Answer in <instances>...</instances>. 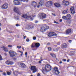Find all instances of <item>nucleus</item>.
<instances>
[{"label": "nucleus", "mask_w": 76, "mask_h": 76, "mask_svg": "<svg viewBox=\"0 0 76 76\" xmlns=\"http://www.w3.org/2000/svg\"><path fill=\"white\" fill-rule=\"evenodd\" d=\"M31 28V26L30 25H29L28 26V28L29 29H30Z\"/></svg>", "instance_id": "40"}, {"label": "nucleus", "mask_w": 76, "mask_h": 76, "mask_svg": "<svg viewBox=\"0 0 76 76\" xmlns=\"http://www.w3.org/2000/svg\"><path fill=\"white\" fill-rule=\"evenodd\" d=\"M31 5L33 6H34V7H36L37 6V2H35L34 1H33L31 3Z\"/></svg>", "instance_id": "12"}, {"label": "nucleus", "mask_w": 76, "mask_h": 76, "mask_svg": "<svg viewBox=\"0 0 76 76\" xmlns=\"http://www.w3.org/2000/svg\"><path fill=\"white\" fill-rule=\"evenodd\" d=\"M61 47L62 48H66L67 47V44L66 43H64L62 45Z\"/></svg>", "instance_id": "17"}, {"label": "nucleus", "mask_w": 76, "mask_h": 76, "mask_svg": "<svg viewBox=\"0 0 76 76\" xmlns=\"http://www.w3.org/2000/svg\"><path fill=\"white\" fill-rule=\"evenodd\" d=\"M31 69L33 71V73H35L37 71L36 67L34 66H32L31 67Z\"/></svg>", "instance_id": "6"}, {"label": "nucleus", "mask_w": 76, "mask_h": 76, "mask_svg": "<svg viewBox=\"0 0 76 76\" xmlns=\"http://www.w3.org/2000/svg\"><path fill=\"white\" fill-rule=\"evenodd\" d=\"M14 4L16 5H20V3L19 1L18 0H15L13 1Z\"/></svg>", "instance_id": "10"}, {"label": "nucleus", "mask_w": 76, "mask_h": 76, "mask_svg": "<svg viewBox=\"0 0 76 76\" xmlns=\"http://www.w3.org/2000/svg\"><path fill=\"white\" fill-rule=\"evenodd\" d=\"M6 64L8 65H10V61H7L6 62Z\"/></svg>", "instance_id": "27"}, {"label": "nucleus", "mask_w": 76, "mask_h": 76, "mask_svg": "<svg viewBox=\"0 0 76 76\" xmlns=\"http://www.w3.org/2000/svg\"><path fill=\"white\" fill-rule=\"evenodd\" d=\"M39 64H41V61H39Z\"/></svg>", "instance_id": "55"}, {"label": "nucleus", "mask_w": 76, "mask_h": 76, "mask_svg": "<svg viewBox=\"0 0 76 76\" xmlns=\"http://www.w3.org/2000/svg\"><path fill=\"white\" fill-rule=\"evenodd\" d=\"M21 48V46L19 47L18 48V49H20V48Z\"/></svg>", "instance_id": "57"}, {"label": "nucleus", "mask_w": 76, "mask_h": 76, "mask_svg": "<svg viewBox=\"0 0 76 76\" xmlns=\"http://www.w3.org/2000/svg\"><path fill=\"white\" fill-rule=\"evenodd\" d=\"M33 39L34 40H35L36 39V37H34L33 38Z\"/></svg>", "instance_id": "45"}, {"label": "nucleus", "mask_w": 76, "mask_h": 76, "mask_svg": "<svg viewBox=\"0 0 76 76\" xmlns=\"http://www.w3.org/2000/svg\"><path fill=\"white\" fill-rule=\"evenodd\" d=\"M75 54V52H74L73 53H72L71 55H70V56H73V55Z\"/></svg>", "instance_id": "43"}, {"label": "nucleus", "mask_w": 76, "mask_h": 76, "mask_svg": "<svg viewBox=\"0 0 76 76\" xmlns=\"http://www.w3.org/2000/svg\"><path fill=\"white\" fill-rule=\"evenodd\" d=\"M3 48L5 52H7L8 51V50H7V48H6L5 47H3Z\"/></svg>", "instance_id": "25"}, {"label": "nucleus", "mask_w": 76, "mask_h": 76, "mask_svg": "<svg viewBox=\"0 0 76 76\" xmlns=\"http://www.w3.org/2000/svg\"><path fill=\"white\" fill-rule=\"evenodd\" d=\"M53 71H54L55 74L56 75H58L59 74L58 69L57 67H55L53 69Z\"/></svg>", "instance_id": "5"}, {"label": "nucleus", "mask_w": 76, "mask_h": 76, "mask_svg": "<svg viewBox=\"0 0 76 76\" xmlns=\"http://www.w3.org/2000/svg\"><path fill=\"white\" fill-rule=\"evenodd\" d=\"M2 60H3V58L1 56V55H0V61H1Z\"/></svg>", "instance_id": "35"}, {"label": "nucleus", "mask_w": 76, "mask_h": 76, "mask_svg": "<svg viewBox=\"0 0 76 76\" xmlns=\"http://www.w3.org/2000/svg\"><path fill=\"white\" fill-rule=\"evenodd\" d=\"M18 26H19V25L18 24H16V26H17V27H18Z\"/></svg>", "instance_id": "53"}, {"label": "nucleus", "mask_w": 76, "mask_h": 76, "mask_svg": "<svg viewBox=\"0 0 76 76\" xmlns=\"http://www.w3.org/2000/svg\"><path fill=\"white\" fill-rule=\"evenodd\" d=\"M26 37V36H25L24 37V39H25Z\"/></svg>", "instance_id": "59"}, {"label": "nucleus", "mask_w": 76, "mask_h": 76, "mask_svg": "<svg viewBox=\"0 0 76 76\" xmlns=\"http://www.w3.org/2000/svg\"><path fill=\"white\" fill-rule=\"evenodd\" d=\"M49 28V26H46V28H45L46 30H47Z\"/></svg>", "instance_id": "34"}, {"label": "nucleus", "mask_w": 76, "mask_h": 76, "mask_svg": "<svg viewBox=\"0 0 76 76\" xmlns=\"http://www.w3.org/2000/svg\"><path fill=\"white\" fill-rule=\"evenodd\" d=\"M60 47H58L57 48V50H59V49H60Z\"/></svg>", "instance_id": "56"}, {"label": "nucleus", "mask_w": 76, "mask_h": 76, "mask_svg": "<svg viewBox=\"0 0 76 76\" xmlns=\"http://www.w3.org/2000/svg\"><path fill=\"white\" fill-rule=\"evenodd\" d=\"M72 42V40H69V42L70 43H71Z\"/></svg>", "instance_id": "47"}, {"label": "nucleus", "mask_w": 76, "mask_h": 76, "mask_svg": "<svg viewBox=\"0 0 76 76\" xmlns=\"http://www.w3.org/2000/svg\"><path fill=\"white\" fill-rule=\"evenodd\" d=\"M19 74V72L18 71L13 72V74L15 76H18V74Z\"/></svg>", "instance_id": "20"}, {"label": "nucleus", "mask_w": 76, "mask_h": 76, "mask_svg": "<svg viewBox=\"0 0 76 76\" xmlns=\"http://www.w3.org/2000/svg\"><path fill=\"white\" fill-rule=\"evenodd\" d=\"M22 17L25 18H30V20L32 21L33 20V18L35 17L36 15H32V16H27V15L25 14L22 15Z\"/></svg>", "instance_id": "2"}, {"label": "nucleus", "mask_w": 76, "mask_h": 76, "mask_svg": "<svg viewBox=\"0 0 76 76\" xmlns=\"http://www.w3.org/2000/svg\"><path fill=\"white\" fill-rule=\"evenodd\" d=\"M14 64V62L12 61H10L9 65H12Z\"/></svg>", "instance_id": "31"}, {"label": "nucleus", "mask_w": 76, "mask_h": 76, "mask_svg": "<svg viewBox=\"0 0 76 76\" xmlns=\"http://www.w3.org/2000/svg\"><path fill=\"white\" fill-rule=\"evenodd\" d=\"M54 23L56 24H59V23L58 22H56V21H54Z\"/></svg>", "instance_id": "38"}, {"label": "nucleus", "mask_w": 76, "mask_h": 76, "mask_svg": "<svg viewBox=\"0 0 76 76\" xmlns=\"http://www.w3.org/2000/svg\"><path fill=\"white\" fill-rule=\"evenodd\" d=\"M70 10L71 11V13L72 14H73L75 13V9L74 7H71L70 8Z\"/></svg>", "instance_id": "13"}, {"label": "nucleus", "mask_w": 76, "mask_h": 76, "mask_svg": "<svg viewBox=\"0 0 76 76\" xmlns=\"http://www.w3.org/2000/svg\"><path fill=\"white\" fill-rule=\"evenodd\" d=\"M3 72V71L2 70H1H1H0V72Z\"/></svg>", "instance_id": "63"}, {"label": "nucleus", "mask_w": 76, "mask_h": 76, "mask_svg": "<svg viewBox=\"0 0 76 76\" xmlns=\"http://www.w3.org/2000/svg\"><path fill=\"white\" fill-rule=\"evenodd\" d=\"M23 55V53H22V54H21V55H20L21 56H22Z\"/></svg>", "instance_id": "58"}, {"label": "nucleus", "mask_w": 76, "mask_h": 76, "mask_svg": "<svg viewBox=\"0 0 76 76\" xmlns=\"http://www.w3.org/2000/svg\"><path fill=\"white\" fill-rule=\"evenodd\" d=\"M62 18L64 20H68L66 16H63L62 17Z\"/></svg>", "instance_id": "30"}, {"label": "nucleus", "mask_w": 76, "mask_h": 76, "mask_svg": "<svg viewBox=\"0 0 76 76\" xmlns=\"http://www.w3.org/2000/svg\"><path fill=\"white\" fill-rule=\"evenodd\" d=\"M69 59H68L67 60V62H69Z\"/></svg>", "instance_id": "60"}, {"label": "nucleus", "mask_w": 76, "mask_h": 76, "mask_svg": "<svg viewBox=\"0 0 76 76\" xmlns=\"http://www.w3.org/2000/svg\"><path fill=\"white\" fill-rule=\"evenodd\" d=\"M53 5V2L52 1H49L46 2L45 4V6L48 7H49L50 6H51Z\"/></svg>", "instance_id": "3"}, {"label": "nucleus", "mask_w": 76, "mask_h": 76, "mask_svg": "<svg viewBox=\"0 0 76 76\" xmlns=\"http://www.w3.org/2000/svg\"><path fill=\"white\" fill-rule=\"evenodd\" d=\"M2 74L3 75L6 76L7 75V73L5 72H3Z\"/></svg>", "instance_id": "36"}, {"label": "nucleus", "mask_w": 76, "mask_h": 76, "mask_svg": "<svg viewBox=\"0 0 76 76\" xmlns=\"http://www.w3.org/2000/svg\"><path fill=\"white\" fill-rule=\"evenodd\" d=\"M20 65L21 66V67L23 68H26V65H25L24 64H23V63H21V64H20Z\"/></svg>", "instance_id": "15"}, {"label": "nucleus", "mask_w": 76, "mask_h": 76, "mask_svg": "<svg viewBox=\"0 0 76 76\" xmlns=\"http://www.w3.org/2000/svg\"><path fill=\"white\" fill-rule=\"evenodd\" d=\"M40 17L41 19H43L44 18H46V15L44 13H41L40 14Z\"/></svg>", "instance_id": "8"}, {"label": "nucleus", "mask_w": 76, "mask_h": 76, "mask_svg": "<svg viewBox=\"0 0 76 76\" xmlns=\"http://www.w3.org/2000/svg\"><path fill=\"white\" fill-rule=\"evenodd\" d=\"M16 12L18 15H21V13L20 11L19 10L17 12Z\"/></svg>", "instance_id": "23"}, {"label": "nucleus", "mask_w": 76, "mask_h": 76, "mask_svg": "<svg viewBox=\"0 0 76 76\" xmlns=\"http://www.w3.org/2000/svg\"><path fill=\"white\" fill-rule=\"evenodd\" d=\"M29 41H30V40L28 38L26 39V41L27 42H29Z\"/></svg>", "instance_id": "42"}, {"label": "nucleus", "mask_w": 76, "mask_h": 76, "mask_svg": "<svg viewBox=\"0 0 76 76\" xmlns=\"http://www.w3.org/2000/svg\"><path fill=\"white\" fill-rule=\"evenodd\" d=\"M39 5H38L37 6V8H39Z\"/></svg>", "instance_id": "61"}, {"label": "nucleus", "mask_w": 76, "mask_h": 76, "mask_svg": "<svg viewBox=\"0 0 76 76\" xmlns=\"http://www.w3.org/2000/svg\"><path fill=\"white\" fill-rule=\"evenodd\" d=\"M45 71L44 69L42 70V71L43 74L45 73V72H49L51 70V66L49 64H47L45 65Z\"/></svg>", "instance_id": "1"}, {"label": "nucleus", "mask_w": 76, "mask_h": 76, "mask_svg": "<svg viewBox=\"0 0 76 76\" xmlns=\"http://www.w3.org/2000/svg\"><path fill=\"white\" fill-rule=\"evenodd\" d=\"M39 4H40V6H42L43 4V3L42 2V1H40V2H39Z\"/></svg>", "instance_id": "29"}, {"label": "nucleus", "mask_w": 76, "mask_h": 76, "mask_svg": "<svg viewBox=\"0 0 76 76\" xmlns=\"http://www.w3.org/2000/svg\"><path fill=\"white\" fill-rule=\"evenodd\" d=\"M7 74L8 75H11V73L10 72H7Z\"/></svg>", "instance_id": "32"}, {"label": "nucleus", "mask_w": 76, "mask_h": 76, "mask_svg": "<svg viewBox=\"0 0 76 76\" xmlns=\"http://www.w3.org/2000/svg\"><path fill=\"white\" fill-rule=\"evenodd\" d=\"M22 49L23 50H24V48L23 47L22 48Z\"/></svg>", "instance_id": "64"}, {"label": "nucleus", "mask_w": 76, "mask_h": 76, "mask_svg": "<svg viewBox=\"0 0 76 76\" xmlns=\"http://www.w3.org/2000/svg\"><path fill=\"white\" fill-rule=\"evenodd\" d=\"M48 49L49 51H51L52 50V49L50 47L48 48Z\"/></svg>", "instance_id": "37"}, {"label": "nucleus", "mask_w": 76, "mask_h": 76, "mask_svg": "<svg viewBox=\"0 0 76 76\" xmlns=\"http://www.w3.org/2000/svg\"><path fill=\"white\" fill-rule=\"evenodd\" d=\"M13 11L14 12H17L18 11H19L17 7H14V8Z\"/></svg>", "instance_id": "18"}, {"label": "nucleus", "mask_w": 76, "mask_h": 76, "mask_svg": "<svg viewBox=\"0 0 76 76\" xmlns=\"http://www.w3.org/2000/svg\"><path fill=\"white\" fill-rule=\"evenodd\" d=\"M62 61H64V62H65L66 61V59H64L62 60Z\"/></svg>", "instance_id": "48"}, {"label": "nucleus", "mask_w": 76, "mask_h": 76, "mask_svg": "<svg viewBox=\"0 0 76 76\" xmlns=\"http://www.w3.org/2000/svg\"><path fill=\"white\" fill-rule=\"evenodd\" d=\"M9 53L10 54V56L12 57H13L17 55L16 53H14V52H12V51H10L9 52Z\"/></svg>", "instance_id": "4"}, {"label": "nucleus", "mask_w": 76, "mask_h": 76, "mask_svg": "<svg viewBox=\"0 0 76 76\" xmlns=\"http://www.w3.org/2000/svg\"><path fill=\"white\" fill-rule=\"evenodd\" d=\"M20 1H28V0H19Z\"/></svg>", "instance_id": "41"}, {"label": "nucleus", "mask_w": 76, "mask_h": 76, "mask_svg": "<svg viewBox=\"0 0 76 76\" xmlns=\"http://www.w3.org/2000/svg\"><path fill=\"white\" fill-rule=\"evenodd\" d=\"M68 11L67 10H64L62 12V13L63 14H65L66 13H68Z\"/></svg>", "instance_id": "22"}, {"label": "nucleus", "mask_w": 76, "mask_h": 76, "mask_svg": "<svg viewBox=\"0 0 76 76\" xmlns=\"http://www.w3.org/2000/svg\"><path fill=\"white\" fill-rule=\"evenodd\" d=\"M37 76H41L40 75V73H38L37 75Z\"/></svg>", "instance_id": "46"}, {"label": "nucleus", "mask_w": 76, "mask_h": 76, "mask_svg": "<svg viewBox=\"0 0 76 76\" xmlns=\"http://www.w3.org/2000/svg\"><path fill=\"white\" fill-rule=\"evenodd\" d=\"M12 47H13V46H12V45H8V47L9 48H12Z\"/></svg>", "instance_id": "44"}, {"label": "nucleus", "mask_w": 76, "mask_h": 76, "mask_svg": "<svg viewBox=\"0 0 76 76\" xmlns=\"http://www.w3.org/2000/svg\"><path fill=\"white\" fill-rule=\"evenodd\" d=\"M38 22V21H35V23H37Z\"/></svg>", "instance_id": "50"}, {"label": "nucleus", "mask_w": 76, "mask_h": 76, "mask_svg": "<svg viewBox=\"0 0 76 76\" xmlns=\"http://www.w3.org/2000/svg\"><path fill=\"white\" fill-rule=\"evenodd\" d=\"M69 2L68 1H66L65 3V6H68L69 5Z\"/></svg>", "instance_id": "26"}, {"label": "nucleus", "mask_w": 76, "mask_h": 76, "mask_svg": "<svg viewBox=\"0 0 76 76\" xmlns=\"http://www.w3.org/2000/svg\"><path fill=\"white\" fill-rule=\"evenodd\" d=\"M15 18L17 19L19 18V17L18 16H15Z\"/></svg>", "instance_id": "39"}, {"label": "nucleus", "mask_w": 76, "mask_h": 76, "mask_svg": "<svg viewBox=\"0 0 76 76\" xmlns=\"http://www.w3.org/2000/svg\"><path fill=\"white\" fill-rule=\"evenodd\" d=\"M40 30L42 32H44L46 30L45 27H42L40 28Z\"/></svg>", "instance_id": "19"}, {"label": "nucleus", "mask_w": 76, "mask_h": 76, "mask_svg": "<svg viewBox=\"0 0 76 76\" xmlns=\"http://www.w3.org/2000/svg\"><path fill=\"white\" fill-rule=\"evenodd\" d=\"M66 2V1L65 0L63 1L62 2V4H63L64 5H65Z\"/></svg>", "instance_id": "28"}, {"label": "nucleus", "mask_w": 76, "mask_h": 76, "mask_svg": "<svg viewBox=\"0 0 76 76\" xmlns=\"http://www.w3.org/2000/svg\"><path fill=\"white\" fill-rule=\"evenodd\" d=\"M50 55L53 57V58H56V56L53 53H50Z\"/></svg>", "instance_id": "24"}, {"label": "nucleus", "mask_w": 76, "mask_h": 76, "mask_svg": "<svg viewBox=\"0 0 76 76\" xmlns=\"http://www.w3.org/2000/svg\"><path fill=\"white\" fill-rule=\"evenodd\" d=\"M34 43H32L31 45V48H33L34 47L36 48L39 47L40 46V44L39 43H37L35 44V46H34Z\"/></svg>", "instance_id": "9"}, {"label": "nucleus", "mask_w": 76, "mask_h": 76, "mask_svg": "<svg viewBox=\"0 0 76 76\" xmlns=\"http://www.w3.org/2000/svg\"><path fill=\"white\" fill-rule=\"evenodd\" d=\"M52 15H53L54 16H55V14L52 13Z\"/></svg>", "instance_id": "54"}, {"label": "nucleus", "mask_w": 76, "mask_h": 76, "mask_svg": "<svg viewBox=\"0 0 76 76\" xmlns=\"http://www.w3.org/2000/svg\"><path fill=\"white\" fill-rule=\"evenodd\" d=\"M66 16L68 20H69L71 18V15L69 14H68Z\"/></svg>", "instance_id": "21"}, {"label": "nucleus", "mask_w": 76, "mask_h": 76, "mask_svg": "<svg viewBox=\"0 0 76 76\" xmlns=\"http://www.w3.org/2000/svg\"><path fill=\"white\" fill-rule=\"evenodd\" d=\"M48 36L49 37H50L51 36H57V34H56L55 33H54V32H51L48 33Z\"/></svg>", "instance_id": "7"}, {"label": "nucleus", "mask_w": 76, "mask_h": 76, "mask_svg": "<svg viewBox=\"0 0 76 76\" xmlns=\"http://www.w3.org/2000/svg\"><path fill=\"white\" fill-rule=\"evenodd\" d=\"M62 19H60V22H62Z\"/></svg>", "instance_id": "52"}, {"label": "nucleus", "mask_w": 76, "mask_h": 76, "mask_svg": "<svg viewBox=\"0 0 76 76\" xmlns=\"http://www.w3.org/2000/svg\"><path fill=\"white\" fill-rule=\"evenodd\" d=\"M8 5L7 4H5L2 6L1 8L3 9H7L8 7Z\"/></svg>", "instance_id": "11"}, {"label": "nucleus", "mask_w": 76, "mask_h": 76, "mask_svg": "<svg viewBox=\"0 0 76 76\" xmlns=\"http://www.w3.org/2000/svg\"><path fill=\"white\" fill-rule=\"evenodd\" d=\"M72 32V30L70 29H68L66 31V34H68Z\"/></svg>", "instance_id": "14"}, {"label": "nucleus", "mask_w": 76, "mask_h": 76, "mask_svg": "<svg viewBox=\"0 0 76 76\" xmlns=\"http://www.w3.org/2000/svg\"><path fill=\"white\" fill-rule=\"evenodd\" d=\"M25 55H27V52H26V53H25Z\"/></svg>", "instance_id": "49"}, {"label": "nucleus", "mask_w": 76, "mask_h": 76, "mask_svg": "<svg viewBox=\"0 0 76 76\" xmlns=\"http://www.w3.org/2000/svg\"><path fill=\"white\" fill-rule=\"evenodd\" d=\"M53 51L55 52L57 51V49L56 48H54L53 49Z\"/></svg>", "instance_id": "33"}, {"label": "nucleus", "mask_w": 76, "mask_h": 76, "mask_svg": "<svg viewBox=\"0 0 76 76\" xmlns=\"http://www.w3.org/2000/svg\"><path fill=\"white\" fill-rule=\"evenodd\" d=\"M55 6L58 8L60 7H61V5L58 3H55L54 4Z\"/></svg>", "instance_id": "16"}, {"label": "nucleus", "mask_w": 76, "mask_h": 76, "mask_svg": "<svg viewBox=\"0 0 76 76\" xmlns=\"http://www.w3.org/2000/svg\"><path fill=\"white\" fill-rule=\"evenodd\" d=\"M62 61H60V64H61V63H62Z\"/></svg>", "instance_id": "51"}, {"label": "nucleus", "mask_w": 76, "mask_h": 76, "mask_svg": "<svg viewBox=\"0 0 76 76\" xmlns=\"http://www.w3.org/2000/svg\"><path fill=\"white\" fill-rule=\"evenodd\" d=\"M20 53H23V52H21V51H20Z\"/></svg>", "instance_id": "62"}]
</instances>
